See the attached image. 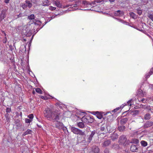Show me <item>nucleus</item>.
Segmentation results:
<instances>
[{"label": "nucleus", "mask_w": 153, "mask_h": 153, "mask_svg": "<svg viewBox=\"0 0 153 153\" xmlns=\"http://www.w3.org/2000/svg\"><path fill=\"white\" fill-rule=\"evenodd\" d=\"M27 6V5H25V4H23V5L22 6V7L24 9H25V8H26V7Z\"/></svg>", "instance_id": "8fccbe9b"}, {"label": "nucleus", "mask_w": 153, "mask_h": 153, "mask_svg": "<svg viewBox=\"0 0 153 153\" xmlns=\"http://www.w3.org/2000/svg\"><path fill=\"white\" fill-rule=\"evenodd\" d=\"M53 3L56 5V6L58 7H62V5L61 3H60L59 1L58 0H56L54 1Z\"/></svg>", "instance_id": "2eb2a0df"}, {"label": "nucleus", "mask_w": 153, "mask_h": 153, "mask_svg": "<svg viewBox=\"0 0 153 153\" xmlns=\"http://www.w3.org/2000/svg\"><path fill=\"white\" fill-rule=\"evenodd\" d=\"M56 127L59 129L62 128L63 127V124L62 123L57 121L55 124Z\"/></svg>", "instance_id": "1a4fd4ad"}, {"label": "nucleus", "mask_w": 153, "mask_h": 153, "mask_svg": "<svg viewBox=\"0 0 153 153\" xmlns=\"http://www.w3.org/2000/svg\"><path fill=\"white\" fill-rule=\"evenodd\" d=\"M32 120H30L29 119L26 118L25 119V123H30Z\"/></svg>", "instance_id": "4c0bfd02"}, {"label": "nucleus", "mask_w": 153, "mask_h": 153, "mask_svg": "<svg viewBox=\"0 0 153 153\" xmlns=\"http://www.w3.org/2000/svg\"><path fill=\"white\" fill-rule=\"evenodd\" d=\"M126 129L125 126L123 125L118 126V129L120 132H123Z\"/></svg>", "instance_id": "a211bd4d"}, {"label": "nucleus", "mask_w": 153, "mask_h": 153, "mask_svg": "<svg viewBox=\"0 0 153 153\" xmlns=\"http://www.w3.org/2000/svg\"><path fill=\"white\" fill-rule=\"evenodd\" d=\"M10 0H4V2L6 4H8Z\"/></svg>", "instance_id": "3c124183"}, {"label": "nucleus", "mask_w": 153, "mask_h": 153, "mask_svg": "<svg viewBox=\"0 0 153 153\" xmlns=\"http://www.w3.org/2000/svg\"><path fill=\"white\" fill-rule=\"evenodd\" d=\"M11 111V109L10 108H6V112L7 113L10 112Z\"/></svg>", "instance_id": "a19ab883"}, {"label": "nucleus", "mask_w": 153, "mask_h": 153, "mask_svg": "<svg viewBox=\"0 0 153 153\" xmlns=\"http://www.w3.org/2000/svg\"><path fill=\"white\" fill-rule=\"evenodd\" d=\"M38 0H31L32 2L34 4H36Z\"/></svg>", "instance_id": "49530a36"}, {"label": "nucleus", "mask_w": 153, "mask_h": 153, "mask_svg": "<svg viewBox=\"0 0 153 153\" xmlns=\"http://www.w3.org/2000/svg\"><path fill=\"white\" fill-rule=\"evenodd\" d=\"M140 107L139 108H142V107L143 106V105L142 104H140V105H139Z\"/></svg>", "instance_id": "6e6d98bb"}, {"label": "nucleus", "mask_w": 153, "mask_h": 153, "mask_svg": "<svg viewBox=\"0 0 153 153\" xmlns=\"http://www.w3.org/2000/svg\"><path fill=\"white\" fill-rule=\"evenodd\" d=\"M153 125V122L151 121L146 122L144 124L143 127L144 128H148Z\"/></svg>", "instance_id": "0eeeda50"}, {"label": "nucleus", "mask_w": 153, "mask_h": 153, "mask_svg": "<svg viewBox=\"0 0 153 153\" xmlns=\"http://www.w3.org/2000/svg\"><path fill=\"white\" fill-rule=\"evenodd\" d=\"M99 1V2H100L103 1V0H98Z\"/></svg>", "instance_id": "69168bd1"}, {"label": "nucleus", "mask_w": 153, "mask_h": 153, "mask_svg": "<svg viewBox=\"0 0 153 153\" xmlns=\"http://www.w3.org/2000/svg\"><path fill=\"white\" fill-rule=\"evenodd\" d=\"M115 0H109V1L110 2H111L114 1Z\"/></svg>", "instance_id": "052dcab7"}, {"label": "nucleus", "mask_w": 153, "mask_h": 153, "mask_svg": "<svg viewBox=\"0 0 153 153\" xmlns=\"http://www.w3.org/2000/svg\"><path fill=\"white\" fill-rule=\"evenodd\" d=\"M35 21H33V23L35 25H37L39 26L41 25L42 22L39 20H34Z\"/></svg>", "instance_id": "bb28decb"}, {"label": "nucleus", "mask_w": 153, "mask_h": 153, "mask_svg": "<svg viewBox=\"0 0 153 153\" xmlns=\"http://www.w3.org/2000/svg\"><path fill=\"white\" fill-rule=\"evenodd\" d=\"M111 140L113 141H114L116 139L118 138V135L117 133L114 132V133L111 135Z\"/></svg>", "instance_id": "ddd939ff"}, {"label": "nucleus", "mask_w": 153, "mask_h": 153, "mask_svg": "<svg viewBox=\"0 0 153 153\" xmlns=\"http://www.w3.org/2000/svg\"><path fill=\"white\" fill-rule=\"evenodd\" d=\"M128 118L126 117L122 118L120 121L121 125H123L126 124L128 121Z\"/></svg>", "instance_id": "dca6fc26"}, {"label": "nucleus", "mask_w": 153, "mask_h": 153, "mask_svg": "<svg viewBox=\"0 0 153 153\" xmlns=\"http://www.w3.org/2000/svg\"><path fill=\"white\" fill-rule=\"evenodd\" d=\"M95 134V132L94 131H93L91 132V134H90V136L93 138L94 135Z\"/></svg>", "instance_id": "79ce46f5"}, {"label": "nucleus", "mask_w": 153, "mask_h": 153, "mask_svg": "<svg viewBox=\"0 0 153 153\" xmlns=\"http://www.w3.org/2000/svg\"><path fill=\"white\" fill-rule=\"evenodd\" d=\"M27 18L30 20H32L33 19H35V16L34 14H32L30 15V16H28Z\"/></svg>", "instance_id": "cd10ccee"}, {"label": "nucleus", "mask_w": 153, "mask_h": 153, "mask_svg": "<svg viewBox=\"0 0 153 153\" xmlns=\"http://www.w3.org/2000/svg\"><path fill=\"white\" fill-rule=\"evenodd\" d=\"M152 73H153V68H152L149 72V73L150 74Z\"/></svg>", "instance_id": "5fc2aeb1"}, {"label": "nucleus", "mask_w": 153, "mask_h": 153, "mask_svg": "<svg viewBox=\"0 0 153 153\" xmlns=\"http://www.w3.org/2000/svg\"><path fill=\"white\" fill-rule=\"evenodd\" d=\"M129 14L130 16L133 19H135L137 17L136 15L133 12H130Z\"/></svg>", "instance_id": "5701e85b"}, {"label": "nucleus", "mask_w": 153, "mask_h": 153, "mask_svg": "<svg viewBox=\"0 0 153 153\" xmlns=\"http://www.w3.org/2000/svg\"><path fill=\"white\" fill-rule=\"evenodd\" d=\"M5 117L6 118V120L7 122L10 121V117L9 114L8 113H6L5 115Z\"/></svg>", "instance_id": "c85d7f7f"}, {"label": "nucleus", "mask_w": 153, "mask_h": 153, "mask_svg": "<svg viewBox=\"0 0 153 153\" xmlns=\"http://www.w3.org/2000/svg\"><path fill=\"white\" fill-rule=\"evenodd\" d=\"M71 131L74 133L82 135V136H85L86 134L84 132L74 127H71Z\"/></svg>", "instance_id": "f03ea898"}, {"label": "nucleus", "mask_w": 153, "mask_h": 153, "mask_svg": "<svg viewBox=\"0 0 153 153\" xmlns=\"http://www.w3.org/2000/svg\"><path fill=\"white\" fill-rule=\"evenodd\" d=\"M78 127L81 128H83L84 127L85 125L82 122H79L77 124Z\"/></svg>", "instance_id": "393cba45"}, {"label": "nucleus", "mask_w": 153, "mask_h": 153, "mask_svg": "<svg viewBox=\"0 0 153 153\" xmlns=\"http://www.w3.org/2000/svg\"><path fill=\"white\" fill-rule=\"evenodd\" d=\"M149 112V111H151V109L150 106H148V105H147V107H146V109Z\"/></svg>", "instance_id": "a18cd8bd"}, {"label": "nucleus", "mask_w": 153, "mask_h": 153, "mask_svg": "<svg viewBox=\"0 0 153 153\" xmlns=\"http://www.w3.org/2000/svg\"><path fill=\"white\" fill-rule=\"evenodd\" d=\"M22 16V13H20V14L17 15V17L16 18H17L19 17H20Z\"/></svg>", "instance_id": "09e8293b"}, {"label": "nucleus", "mask_w": 153, "mask_h": 153, "mask_svg": "<svg viewBox=\"0 0 153 153\" xmlns=\"http://www.w3.org/2000/svg\"><path fill=\"white\" fill-rule=\"evenodd\" d=\"M92 137L89 136V137L88 138L87 142L88 143H90L91 142V141L92 140Z\"/></svg>", "instance_id": "e433bc0d"}, {"label": "nucleus", "mask_w": 153, "mask_h": 153, "mask_svg": "<svg viewBox=\"0 0 153 153\" xmlns=\"http://www.w3.org/2000/svg\"><path fill=\"white\" fill-rule=\"evenodd\" d=\"M148 16L152 20L153 19V15L152 14L148 13Z\"/></svg>", "instance_id": "f704fd0d"}, {"label": "nucleus", "mask_w": 153, "mask_h": 153, "mask_svg": "<svg viewBox=\"0 0 153 153\" xmlns=\"http://www.w3.org/2000/svg\"><path fill=\"white\" fill-rule=\"evenodd\" d=\"M92 151L95 153H98L100 151L99 148L96 146H93L92 147Z\"/></svg>", "instance_id": "f8f14e48"}, {"label": "nucleus", "mask_w": 153, "mask_h": 153, "mask_svg": "<svg viewBox=\"0 0 153 153\" xmlns=\"http://www.w3.org/2000/svg\"><path fill=\"white\" fill-rule=\"evenodd\" d=\"M46 97H44V96H41V98L42 99H44L45 100L46 99Z\"/></svg>", "instance_id": "603ef678"}, {"label": "nucleus", "mask_w": 153, "mask_h": 153, "mask_svg": "<svg viewBox=\"0 0 153 153\" xmlns=\"http://www.w3.org/2000/svg\"><path fill=\"white\" fill-rule=\"evenodd\" d=\"M82 5L84 7H89L90 8L91 6V4L88 2L83 1L82 2Z\"/></svg>", "instance_id": "6e6552de"}, {"label": "nucleus", "mask_w": 153, "mask_h": 153, "mask_svg": "<svg viewBox=\"0 0 153 153\" xmlns=\"http://www.w3.org/2000/svg\"><path fill=\"white\" fill-rule=\"evenodd\" d=\"M111 142L109 140L105 141L103 142L102 146L104 147L108 146L111 144Z\"/></svg>", "instance_id": "f3484780"}, {"label": "nucleus", "mask_w": 153, "mask_h": 153, "mask_svg": "<svg viewBox=\"0 0 153 153\" xmlns=\"http://www.w3.org/2000/svg\"><path fill=\"white\" fill-rule=\"evenodd\" d=\"M131 143L138 144L139 143V140L136 138H133L131 140Z\"/></svg>", "instance_id": "6ab92c4d"}, {"label": "nucleus", "mask_w": 153, "mask_h": 153, "mask_svg": "<svg viewBox=\"0 0 153 153\" xmlns=\"http://www.w3.org/2000/svg\"><path fill=\"white\" fill-rule=\"evenodd\" d=\"M130 150L131 152H137L138 151V147L137 146L134 145H132L131 146Z\"/></svg>", "instance_id": "9d476101"}, {"label": "nucleus", "mask_w": 153, "mask_h": 153, "mask_svg": "<svg viewBox=\"0 0 153 153\" xmlns=\"http://www.w3.org/2000/svg\"><path fill=\"white\" fill-rule=\"evenodd\" d=\"M19 120H17L16 121V126L17 127V128H19L21 126V124L19 123Z\"/></svg>", "instance_id": "7c9ffc66"}, {"label": "nucleus", "mask_w": 153, "mask_h": 153, "mask_svg": "<svg viewBox=\"0 0 153 153\" xmlns=\"http://www.w3.org/2000/svg\"><path fill=\"white\" fill-rule=\"evenodd\" d=\"M54 111H53L50 108H47L44 111V116L45 117L50 120Z\"/></svg>", "instance_id": "f257e3e1"}, {"label": "nucleus", "mask_w": 153, "mask_h": 153, "mask_svg": "<svg viewBox=\"0 0 153 153\" xmlns=\"http://www.w3.org/2000/svg\"><path fill=\"white\" fill-rule=\"evenodd\" d=\"M82 120L83 122L86 123H91L94 121L93 118L88 116H83L82 118Z\"/></svg>", "instance_id": "20e7f679"}, {"label": "nucleus", "mask_w": 153, "mask_h": 153, "mask_svg": "<svg viewBox=\"0 0 153 153\" xmlns=\"http://www.w3.org/2000/svg\"><path fill=\"white\" fill-rule=\"evenodd\" d=\"M4 43H6V37H5V39H4Z\"/></svg>", "instance_id": "e2e57ef3"}, {"label": "nucleus", "mask_w": 153, "mask_h": 153, "mask_svg": "<svg viewBox=\"0 0 153 153\" xmlns=\"http://www.w3.org/2000/svg\"><path fill=\"white\" fill-rule=\"evenodd\" d=\"M140 143L141 146L143 147H145L147 145V143L144 140H142L140 142Z\"/></svg>", "instance_id": "a878e982"}, {"label": "nucleus", "mask_w": 153, "mask_h": 153, "mask_svg": "<svg viewBox=\"0 0 153 153\" xmlns=\"http://www.w3.org/2000/svg\"><path fill=\"white\" fill-rule=\"evenodd\" d=\"M32 131L30 129H27L25 132H24L22 135L23 136H25L28 134H31Z\"/></svg>", "instance_id": "4be33fe9"}, {"label": "nucleus", "mask_w": 153, "mask_h": 153, "mask_svg": "<svg viewBox=\"0 0 153 153\" xmlns=\"http://www.w3.org/2000/svg\"><path fill=\"white\" fill-rule=\"evenodd\" d=\"M68 1L70 2H72L74 1V0H68Z\"/></svg>", "instance_id": "0e129e2a"}, {"label": "nucleus", "mask_w": 153, "mask_h": 153, "mask_svg": "<svg viewBox=\"0 0 153 153\" xmlns=\"http://www.w3.org/2000/svg\"><path fill=\"white\" fill-rule=\"evenodd\" d=\"M137 13L139 15H140L142 14V11L141 10L140 8L137 9Z\"/></svg>", "instance_id": "72a5a7b5"}, {"label": "nucleus", "mask_w": 153, "mask_h": 153, "mask_svg": "<svg viewBox=\"0 0 153 153\" xmlns=\"http://www.w3.org/2000/svg\"><path fill=\"white\" fill-rule=\"evenodd\" d=\"M59 13H57V14H55L56 16L59 15Z\"/></svg>", "instance_id": "774afa93"}, {"label": "nucleus", "mask_w": 153, "mask_h": 153, "mask_svg": "<svg viewBox=\"0 0 153 153\" xmlns=\"http://www.w3.org/2000/svg\"><path fill=\"white\" fill-rule=\"evenodd\" d=\"M145 99L144 98H143L142 99L140 100L139 101L140 102H142L143 103H145L146 102V100L145 101Z\"/></svg>", "instance_id": "ea45409f"}, {"label": "nucleus", "mask_w": 153, "mask_h": 153, "mask_svg": "<svg viewBox=\"0 0 153 153\" xmlns=\"http://www.w3.org/2000/svg\"><path fill=\"white\" fill-rule=\"evenodd\" d=\"M90 10V9H84V10Z\"/></svg>", "instance_id": "338daca9"}, {"label": "nucleus", "mask_w": 153, "mask_h": 153, "mask_svg": "<svg viewBox=\"0 0 153 153\" xmlns=\"http://www.w3.org/2000/svg\"><path fill=\"white\" fill-rule=\"evenodd\" d=\"M19 115L20 116L22 117V112H20L19 114Z\"/></svg>", "instance_id": "680f3d73"}, {"label": "nucleus", "mask_w": 153, "mask_h": 153, "mask_svg": "<svg viewBox=\"0 0 153 153\" xmlns=\"http://www.w3.org/2000/svg\"><path fill=\"white\" fill-rule=\"evenodd\" d=\"M139 94H141L143 92L142 91L141 89H139Z\"/></svg>", "instance_id": "4d7b16f0"}, {"label": "nucleus", "mask_w": 153, "mask_h": 153, "mask_svg": "<svg viewBox=\"0 0 153 153\" xmlns=\"http://www.w3.org/2000/svg\"><path fill=\"white\" fill-rule=\"evenodd\" d=\"M26 3L27 4V5L28 7L29 8L31 7L32 6V4L30 2V1H26Z\"/></svg>", "instance_id": "2f4dec72"}, {"label": "nucleus", "mask_w": 153, "mask_h": 153, "mask_svg": "<svg viewBox=\"0 0 153 153\" xmlns=\"http://www.w3.org/2000/svg\"><path fill=\"white\" fill-rule=\"evenodd\" d=\"M49 4V1L48 0H44L43 3V5L48 6Z\"/></svg>", "instance_id": "b1692460"}, {"label": "nucleus", "mask_w": 153, "mask_h": 153, "mask_svg": "<svg viewBox=\"0 0 153 153\" xmlns=\"http://www.w3.org/2000/svg\"><path fill=\"white\" fill-rule=\"evenodd\" d=\"M106 128L108 129V127H106V125L105 124L102 125L100 128V130L101 131H105L106 130Z\"/></svg>", "instance_id": "412c9836"}, {"label": "nucleus", "mask_w": 153, "mask_h": 153, "mask_svg": "<svg viewBox=\"0 0 153 153\" xmlns=\"http://www.w3.org/2000/svg\"><path fill=\"white\" fill-rule=\"evenodd\" d=\"M126 141V138L125 136L123 135L120 137L119 141L121 145L123 144Z\"/></svg>", "instance_id": "423d86ee"}, {"label": "nucleus", "mask_w": 153, "mask_h": 153, "mask_svg": "<svg viewBox=\"0 0 153 153\" xmlns=\"http://www.w3.org/2000/svg\"><path fill=\"white\" fill-rule=\"evenodd\" d=\"M93 114L96 115L97 118L100 119H101L102 117V114L98 111L93 112Z\"/></svg>", "instance_id": "9b49d317"}, {"label": "nucleus", "mask_w": 153, "mask_h": 153, "mask_svg": "<svg viewBox=\"0 0 153 153\" xmlns=\"http://www.w3.org/2000/svg\"><path fill=\"white\" fill-rule=\"evenodd\" d=\"M132 100H129L127 102V103L128 104V105H131V101Z\"/></svg>", "instance_id": "de8ad7c7"}, {"label": "nucleus", "mask_w": 153, "mask_h": 153, "mask_svg": "<svg viewBox=\"0 0 153 153\" xmlns=\"http://www.w3.org/2000/svg\"><path fill=\"white\" fill-rule=\"evenodd\" d=\"M114 14L115 15L122 16L124 15V13L123 11H121L120 10H118L114 12Z\"/></svg>", "instance_id": "4468645a"}, {"label": "nucleus", "mask_w": 153, "mask_h": 153, "mask_svg": "<svg viewBox=\"0 0 153 153\" xmlns=\"http://www.w3.org/2000/svg\"><path fill=\"white\" fill-rule=\"evenodd\" d=\"M79 2H80V3H81V1H76V4L74 5H72V4L71 5H67L66 6V7H69L70 6H71V7H70V8H72V10H76V9H78V8H76V7H78L79 6Z\"/></svg>", "instance_id": "39448f33"}, {"label": "nucleus", "mask_w": 153, "mask_h": 153, "mask_svg": "<svg viewBox=\"0 0 153 153\" xmlns=\"http://www.w3.org/2000/svg\"><path fill=\"white\" fill-rule=\"evenodd\" d=\"M139 112V111L137 110L133 111L131 112L132 115L134 116H135V115L138 114Z\"/></svg>", "instance_id": "c756f323"}, {"label": "nucleus", "mask_w": 153, "mask_h": 153, "mask_svg": "<svg viewBox=\"0 0 153 153\" xmlns=\"http://www.w3.org/2000/svg\"><path fill=\"white\" fill-rule=\"evenodd\" d=\"M60 117V113L54 111L50 120L53 122H57L59 120Z\"/></svg>", "instance_id": "7ed1b4c3"}, {"label": "nucleus", "mask_w": 153, "mask_h": 153, "mask_svg": "<svg viewBox=\"0 0 153 153\" xmlns=\"http://www.w3.org/2000/svg\"><path fill=\"white\" fill-rule=\"evenodd\" d=\"M2 33H3L4 35H5V36H6V33H5V32H4V31H2Z\"/></svg>", "instance_id": "bf43d9fd"}, {"label": "nucleus", "mask_w": 153, "mask_h": 153, "mask_svg": "<svg viewBox=\"0 0 153 153\" xmlns=\"http://www.w3.org/2000/svg\"><path fill=\"white\" fill-rule=\"evenodd\" d=\"M120 21L122 22L123 23H125L126 22H125V21H123V20H120Z\"/></svg>", "instance_id": "13d9d810"}, {"label": "nucleus", "mask_w": 153, "mask_h": 153, "mask_svg": "<svg viewBox=\"0 0 153 153\" xmlns=\"http://www.w3.org/2000/svg\"><path fill=\"white\" fill-rule=\"evenodd\" d=\"M121 108L120 107L117 108H116L114 109L112 111L113 112H116L117 111H118Z\"/></svg>", "instance_id": "37998d69"}, {"label": "nucleus", "mask_w": 153, "mask_h": 153, "mask_svg": "<svg viewBox=\"0 0 153 153\" xmlns=\"http://www.w3.org/2000/svg\"><path fill=\"white\" fill-rule=\"evenodd\" d=\"M144 119L145 120H149L151 118V115L149 113H146L144 116Z\"/></svg>", "instance_id": "aec40b11"}, {"label": "nucleus", "mask_w": 153, "mask_h": 153, "mask_svg": "<svg viewBox=\"0 0 153 153\" xmlns=\"http://www.w3.org/2000/svg\"><path fill=\"white\" fill-rule=\"evenodd\" d=\"M56 8L55 7H53L52 6H50L49 7V9L51 10H54L56 9Z\"/></svg>", "instance_id": "58836bf2"}, {"label": "nucleus", "mask_w": 153, "mask_h": 153, "mask_svg": "<svg viewBox=\"0 0 153 153\" xmlns=\"http://www.w3.org/2000/svg\"><path fill=\"white\" fill-rule=\"evenodd\" d=\"M147 105H143V106L142 107V108H143L144 109H146V107H147Z\"/></svg>", "instance_id": "864d4df0"}, {"label": "nucleus", "mask_w": 153, "mask_h": 153, "mask_svg": "<svg viewBox=\"0 0 153 153\" xmlns=\"http://www.w3.org/2000/svg\"><path fill=\"white\" fill-rule=\"evenodd\" d=\"M36 92L40 94H42V91L39 88H37L35 89Z\"/></svg>", "instance_id": "473e14b6"}, {"label": "nucleus", "mask_w": 153, "mask_h": 153, "mask_svg": "<svg viewBox=\"0 0 153 153\" xmlns=\"http://www.w3.org/2000/svg\"><path fill=\"white\" fill-rule=\"evenodd\" d=\"M28 117L30 119L32 120L33 117V114H31L29 115L28 116Z\"/></svg>", "instance_id": "c9c22d12"}, {"label": "nucleus", "mask_w": 153, "mask_h": 153, "mask_svg": "<svg viewBox=\"0 0 153 153\" xmlns=\"http://www.w3.org/2000/svg\"><path fill=\"white\" fill-rule=\"evenodd\" d=\"M104 153H109V151L108 149H105L104 150Z\"/></svg>", "instance_id": "c03bdc74"}]
</instances>
